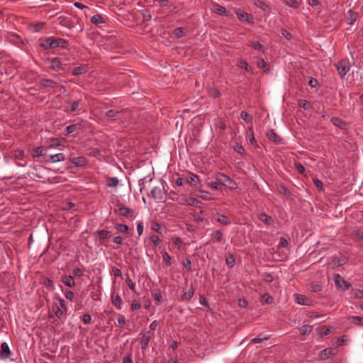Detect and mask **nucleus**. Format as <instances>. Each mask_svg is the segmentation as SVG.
<instances>
[{
	"label": "nucleus",
	"instance_id": "nucleus-53",
	"mask_svg": "<svg viewBox=\"0 0 363 363\" xmlns=\"http://www.w3.org/2000/svg\"><path fill=\"white\" fill-rule=\"evenodd\" d=\"M262 278L264 281L268 283L272 282L274 279L272 275L268 272H264L262 274Z\"/></svg>",
	"mask_w": 363,
	"mask_h": 363
},
{
	"label": "nucleus",
	"instance_id": "nucleus-31",
	"mask_svg": "<svg viewBox=\"0 0 363 363\" xmlns=\"http://www.w3.org/2000/svg\"><path fill=\"white\" fill-rule=\"evenodd\" d=\"M91 22L93 24L98 25L99 23H104V20L101 14H96L91 18Z\"/></svg>",
	"mask_w": 363,
	"mask_h": 363
},
{
	"label": "nucleus",
	"instance_id": "nucleus-19",
	"mask_svg": "<svg viewBox=\"0 0 363 363\" xmlns=\"http://www.w3.org/2000/svg\"><path fill=\"white\" fill-rule=\"evenodd\" d=\"M238 19L244 22H250V18H252V16L246 12L238 10L236 11Z\"/></svg>",
	"mask_w": 363,
	"mask_h": 363
},
{
	"label": "nucleus",
	"instance_id": "nucleus-48",
	"mask_svg": "<svg viewBox=\"0 0 363 363\" xmlns=\"http://www.w3.org/2000/svg\"><path fill=\"white\" fill-rule=\"evenodd\" d=\"M320 335H328L330 333V330H331V327L330 326H328V325H323L320 328Z\"/></svg>",
	"mask_w": 363,
	"mask_h": 363
},
{
	"label": "nucleus",
	"instance_id": "nucleus-42",
	"mask_svg": "<svg viewBox=\"0 0 363 363\" xmlns=\"http://www.w3.org/2000/svg\"><path fill=\"white\" fill-rule=\"evenodd\" d=\"M119 113L120 112L116 110L110 109L106 112L105 116L108 118H118Z\"/></svg>",
	"mask_w": 363,
	"mask_h": 363
},
{
	"label": "nucleus",
	"instance_id": "nucleus-12",
	"mask_svg": "<svg viewBox=\"0 0 363 363\" xmlns=\"http://www.w3.org/2000/svg\"><path fill=\"white\" fill-rule=\"evenodd\" d=\"M150 331H147L146 333H140L141 335V348L142 350H146L148 347V344L150 340Z\"/></svg>",
	"mask_w": 363,
	"mask_h": 363
},
{
	"label": "nucleus",
	"instance_id": "nucleus-58",
	"mask_svg": "<svg viewBox=\"0 0 363 363\" xmlns=\"http://www.w3.org/2000/svg\"><path fill=\"white\" fill-rule=\"evenodd\" d=\"M352 318L353 319V323L355 325H363V317L352 316Z\"/></svg>",
	"mask_w": 363,
	"mask_h": 363
},
{
	"label": "nucleus",
	"instance_id": "nucleus-14",
	"mask_svg": "<svg viewBox=\"0 0 363 363\" xmlns=\"http://www.w3.org/2000/svg\"><path fill=\"white\" fill-rule=\"evenodd\" d=\"M40 84L41 86L47 88H55L57 86V83L53 80L48 79H43L40 81Z\"/></svg>",
	"mask_w": 363,
	"mask_h": 363
},
{
	"label": "nucleus",
	"instance_id": "nucleus-47",
	"mask_svg": "<svg viewBox=\"0 0 363 363\" xmlns=\"http://www.w3.org/2000/svg\"><path fill=\"white\" fill-rule=\"evenodd\" d=\"M199 177L196 174H191L189 179L186 180V182L192 185H196L199 182Z\"/></svg>",
	"mask_w": 363,
	"mask_h": 363
},
{
	"label": "nucleus",
	"instance_id": "nucleus-11",
	"mask_svg": "<svg viewBox=\"0 0 363 363\" xmlns=\"http://www.w3.org/2000/svg\"><path fill=\"white\" fill-rule=\"evenodd\" d=\"M65 143L66 140L64 138H50V144L48 148H52L54 147H58L61 145L63 146Z\"/></svg>",
	"mask_w": 363,
	"mask_h": 363
},
{
	"label": "nucleus",
	"instance_id": "nucleus-45",
	"mask_svg": "<svg viewBox=\"0 0 363 363\" xmlns=\"http://www.w3.org/2000/svg\"><path fill=\"white\" fill-rule=\"evenodd\" d=\"M86 72V68L83 66L76 67L72 71L74 75H79Z\"/></svg>",
	"mask_w": 363,
	"mask_h": 363
},
{
	"label": "nucleus",
	"instance_id": "nucleus-33",
	"mask_svg": "<svg viewBox=\"0 0 363 363\" xmlns=\"http://www.w3.org/2000/svg\"><path fill=\"white\" fill-rule=\"evenodd\" d=\"M52 40V37H50V38L45 39L40 43V47L44 49L53 48V47L51 46L52 45V43H51Z\"/></svg>",
	"mask_w": 363,
	"mask_h": 363
},
{
	"label": "nucleus",
	"instance_id": "nucleus-35",
	"mask_svg": "<svg viewBox=\"0 0 363 363\" xmlns=\"http://www.w3.org/2000/svg\"><path fill=\"white\" fill-rule=\"evenodd\" d=\"M240 68L245 69L247 72L253 73L252 68L250 67L245 60H240L238 65Z\"/></svg>",
	"mask_w": 363,
	"mask_h": 363
},
{
	"label": "nucleus",
	"instance_id": "nucleus-13",
	"mask_svg": "<svg viewBox=\"0 0 363 363\" xmlns=\"http://www.w3.org/2000/svg\"><path fill=\"white\" fill-rule=\"evenodd\" d=\"M48 61H50L48 59ZM49 68L54 70H59L62 68V63L59 60L58 58H53L50 60V65H49Z\"/></svg>",
	"mask_w": 363,
	"mask_h": 363
},
{
	"label": "nucleus",
	"instance_id": "nucleus-21",
	"mask_svg": "<svg viewBox=\"0 0 363 363\" xmlns=\"http://www.w3.org/2000/svg\"><path fill=\"white\" fill-rule=\"evenodd\" d=\"M194 295V289L191 286L190 289L182 296V301H189Z\"/></svg>",
	"mask_w": 363,
	"mask_h": 363
},
{
	"label": "nucleus",
	"instance_id": "nucleus-54",
	"mask_svg": "<svg viewBox=\"0 0 363 363\" xmlns=\"http://www.w3.org/2000/svg\"><path fill=\"white\" fill-rule=\"evenodd\" d=\"M162 257H163V259H164V261L165 262V263H166V264L167 266H171L172 265L171 257L169 255V254L167 252H164L163 253Z\"/></svg>",
	"mask_w": 363,
	"mask_h": 363
},
{
	"label": "nucleus",
	"instance_id": "nucleus-51",
	"mask_svg": "<svg viewBox=\"0 0 363 363\" xmlns=\"http://www.w3.org/2000/svg\"><path fill=\"white\" fill-rule=\"evenodd\" d=\"M279 191L281 194L286 196L287 197H289L291 195V191H289L287 188L284 185L280 186Z\"/></svg>",
	"mask_w": 363,
	"mask_h": 363
},
{
	"label": "nucleus",
	"instance_id": "nucleus-63",
	"mask_svg": "<svg viewBox=\"0 0 363 363\" xmlns=\"http://www.w3.org/2000/svg\"><path fill=\"white\" fill-rule=\"evenodd\" d=\"M308 84L311 87L315 88L318 86V81L316 79L311 77L308 82Z\"/></svg>",
	"mask_w": 363,
	"mask_h": 363
},
{
	"label": "nucleus",
	"instance_id": "nucleus-43",
	"mask_svg": "<svg viewBox=\"0 0 363 363\" xmlns=\"http://www.w3.org/2000/svg\"><path fill=\"white\" fill-rule=\"evenodd\" d=\"M226 264L230 267L232 268L234 267L235 261L234 256L232 254H230L227 257L225 260Z\"/></svg>",
	"mask_w": 363,
	"mask_h": 363
},
{
	"label": "nucleus",
	"instance_id": "nucleus-25",
	"mask_svg": "<svg viewBox=\"0 0 363 363\" xmlns=\"http://www.w3.org/2000/svg\"><path fill=\"white\" fill-rule=\"evenodd\" d=\"M215 12L219 15H223L225 16H229V12L226 10V9L219 4L215 5Z\"/></svg>",
	"mask_w": 363,
	"mask_h": 363
},
{
	"label": "nucleus",
	"instance_id": "nucleus-37",
	"mask_svg": "<svg viewBox=\"0 0 363 363\" xmlns=\"http://www.w3.org/2000/svg\"><path fill=\"white\" fill-rule=\"evenodd\" d=\"M216 220H217V222H218L223 225H228L230 224V219L226 216H224V215H220Z\"/></svg>",
	"mask_w": 363,
	"mask_h": 363
},
{
	"label": "nucleus",
	"instance_id": "nucleus-56",
	"mask_svg": "<svg viewBox=\"0 0 363 363\" xmlns=\"http://www.w3.org/2000/svg\"><path fill=\"white\" fill-rule=\"evenodd\" d=\"M313 184H314V185H315V186H316L319 190L322 191V190L323 189V182H322L320 179H317V178H314V179H313Z\"/></svg>",
	"mask_w": 363,
	"mask_h": 363
},
{
	"label": "nucleus",
	"instance_id": "nucleus-1",
	"mask_svg": "<svg viewBox=\"0 0 363 363\" xmlns=\"http://www.w3.org/2000/svg\"><path fill=\"white\" fill-rule=\"evenodd\" d=\"M215 179L220 183L221 186H224L232 189L235 188L236 184L234 180L223 173L216 174Z\"/></svg>",
	"mask_w": 363,
	"mask_h": 363
},
{
	"label": "nucleus",
	"instance_id": "nucleus-40",
	"mask_svg": "<svg viewBox=\"0 0 363 363\" xmlns=\"http://www.w3.org/2000/svg\"><path fill=\"white\" fill-rule=\"evenodd\" d=\"M284 4L294 9H297L300 6V3L297 0H284Z\"/></svg>",
	"mask_w": 363,
	"mask_h": 363
},
{
	"label": "nucleus",
	"instance_id": "nucleus-46",
	"mask_svg": "<svg viewBox=\"0 0 363 363\" xmlns=\"http://www.w3.org/2000/svg\"><path fill=\"white\" fill-rule=\"evenodd\" d=\"M208 94L210 96L213 98H218L220 96V91L216 88H211L208 91Z\"/></svg>",
	"mask_w": 363,
	"mask_h": 363
},
{
	"label": "nucleus",
	"instance_id": "nucleus-34",
	"mask_svg": "<svg viewBox=\"0 0 363 363\" xmlns=\"http://www.w3.org/2000/svg\"><path fill=\"white\" fill-rule=\"evenodd\" d=\"M313 326L309 325H304L300 328V333L302 335H306L311 333Z\"/></svg>",
	"mask_w": 363,
	"mask_h": 363
},
{
	"label": "nucleus",
	"instance_id": "nucleus-38",
	"mask_svg": "<svg viewBox=\"0 0 363 363\" xmlns=\"http://www.w3.org/2000/svg\"><path fill=\"white\" fill-rule=\"evenodd\" d=\"M184 33H185V30L184 28H182V27L177 28L176 29H174L173 30L174 35L177 38H182L183 35H184Z\"/></svg>",
	"mask_w": 363,
	"mask_h": 363
},
{
	"label": "nucleus",
	"instance_id": "nucleus-16",
	"mask_svg": "<svg viewBox=\"0 0 363 363\" xmlns=\"http://www.w3.org/2000/svg\"><path fill=\"white\" fill-rule=\"evenodd\" d=\"M94 234L97 235L101 240H104L111 237V232L106 230H98Z\"/></svg>",
	"mask_w": 363,
	"mask_h": 363
},
{
	"label": "nucleus",
	"instance_id": "nucleus-32",
	"mask_svg": "<svg viewBox=\"0 0 363 363\" xmlns=\"http://www.w3.org/2000/svg\"><path fill=\"white\" fill-rule=\"evenodd\" d=\"M40 284L45 285L46 287L53 288V281L46 277H42L40 280Z\"/></svg>",
	"mask_w": 363,
	"mask_h": 363
},
{
	"label": "nucleus",
	"instance_id": "nucleus-29",
	"mask_svg": "<svg viewBox=\"0 0 363 363\" xmlns=\"http://www.w3.org/2000/svg\"><path fill=\"white\" fill-rule=\"evenodd\" d=\"M186 203L189 206L198 207L199 204L201 203V201L195 198L190 197L189 199H184L182 203Z\"/></svg>",
	"mask_w": 363,
	"mask_h": 363
},
{
	"label": "nucleus",
	"instance_id": "nucleus-22",
	"mask_svg": "<svg viewBox=\"0 0 363 363\" xmlns=\"http://www.w3.org/2000/svg\"><path fill=\"white\" fill-rule=\"evenodd\" d=\"M72 162L76 167H82L86 164V159L84 157H77L72 159Z\"/></svg>",
	"mask_w": 363,
	"mask_h": 363
},
{
	"label": "nucleus",
	"instance_id": "nucleus-15",
	"mask_svg": "<svg viewBox=\"0 0 363 363\" xmlns=\"http://www.w3.org/2000/svg\"><path fill=\"white\" fill-rule=\"evenodd\" d=\"M60 280L69 287H72L75 285V281L71 275H64L61 277Z\"/></svg>",
	"mask_w": 363,
	"mask_h": 363
},
{
	"label": "nucleus",
	"instance_id": "nucleus-7",
	"mask_svg": "<svg viewBox=\"0 0 363 363\" xmlns=\"http://www.w3.org/2000/svg\"><path fill=\"white\" fill-rule=\"evenodd\" d=\"M335 355L334 350L331 347L324 349L319 352L318 357L322 360H325Z\"/></svg>",
	"mask_w": 363,
	"mask_h": 363
},
{
	"label": "nucleus",
	"instance_id": "nucleus-50",
	"mask_svg": "<svg viewBox=\"0 0 363 363\" xmlns=\"http://www.w3.org/2000/svg\"><path fill=\"white\" fill-rule=\"evenodd\" d=\"M249 131L250 132V135L249 136V140L252 145L257 146V140L254 136V133L252 128H249Z\"/></svg>",
	"mask_w": 363,
	"mask_h": 363
},
{
	"label": "nucleus",
	"instance_id": "nucleus-18",
	"mask_svg": "<svg viewBox=\"0 0 363 363\" xmlns=\"http://www.w3.org/2000/svg\"><path fill=\"white\" fill-rule=\"evenodd\" d=\"M331 122L334 125L339 127L341 129H345L347 127L346 122L337 117H333L331 118Z\"/></svg>",
	"mask_w": 363,
	"mask_h": 363
},
{
	"label": "nucleus",
	"instance_id": "nucleus-17",
	"mask_svg": "<svg viewBox=\"0 0 363 363\" xmlns=\"http://www.w3.org/2000/svg\"><path fill=\"white\" fill-rule=\"evenodd\" d=\"M151 196L155 199L161 200L163 198V192L161 188L155 187L151 190Z\"/></svg>",
	"mask_w": 363,
	"mask_h": 363
},
{
	"label": "nucleus",
	"instance_id": "nucleus-26",
	"mask_svg": "<svg viewBox=\"0 0 363 363\" xmlns=\"http://www.w3.org/2000/svg\"><path fill=\"white\" fill-rule=\"evenodd\" d=\"M79 123L68 125L65 130L64 135L65 136H67L68 135L77 131L79 128Z\"/></svg>",
	"mask_w": 363,
	"mask_h": 363
},
{
	"label": "nucleus",
	"instance_id": "nucleus-10",
	"mask_svg": "<svg viewBox=\"0 0 363 363\" xmlns=\"http://www.w3.org/2000/svg\"><path fill=\"white\" fill-rule=\"evenodd\" d=\"M295 301L298 304L304 305V306H310L311 301L306 296L301 294H295Z\"/></svg>",
	"mask_w": 363,
	"mask_h": 363
},
{
	"label": "nucleus",
	"instance_id": "nucleus-49",
	"mask_svg": "<svg viewBox=\"0 0 363 363\" xmlns=\"http://www.w3.org/2000/svg\"><path fill=\"white\" fill-rule=\"evenodd\" d=\"M151 229L160 234L162 233V227H161V225L157 222H153L151 225Z\"/></svg>",
	"mask_w": 363,
	"mask_h": 363
},
{
	"label": "nucleus",
	"instance_id": "nucleus-44",
	"mask_svg": "<svg viewBox=\"0 0 363 363\" xmlns=\"http://www.w3.org/2000/svg\"><path fill=\"white\" fill-rule=\"evenodd\" d=\"M310 289L311 291L317 293L323 290V286L318 284L312 283L310 284Z\"/></svg>",
	"mask_w": 363,
	"mask_h": 363
},
{
	"label": "nucleus",
	"instance_id": "nucleus-8",
	"mask_svg": "<svg viewBox=\"0 0 363 363\" xmlns=\"http://www.w3.org/2000/svg\"><path fill=\"white\" fill-rule=\"evenodd\" d=\"M335 281V284H336L337 287L342 288L343 290L348 289L351 286V284L350 283H348L347 281H345L340 277V275L337 276Z\"/></svg>",
	"mask_w": 363,
	"mask_h": 363
},
{
	"label": "nucleus",
	"instance_id": "nucleus-60",
	"mask_svg": "<svg viewBox=\"0 0 363 363\" xmlns=\"http://www.w3.org/2000/svg\"><path fill=\"white\" fill-rule=\"evenodd\" d=\"M213 236L217 241L220 242L223 238V233L220 230H217L213 233Z\"/></svg>",
	"mask_w": 363,
	"mask_h": 363
},
{
	"label": "nucleus",
	"instance_id": "nucleus-24",
	"mask_svg": "<svg viewBox=\"0 0 363 363\" xmlns=\"http://www.w3.org/2000/svg\"><path fill=\"white\" fill-rule=\"evenodd\" d=\"M259 218L261 221L267 225H271L273 223L272 218L264 213H260L259 216Z\"/></svg>",
	"mask_w": 363,
	"mask_h": 363
},
{
	"label": "nucleus",
	"instance_id": "nucleus-2",
	"mask_svg": "<svg viewBox=\"0 0 363 363\" xmlns=\"http://www.w3.org/2000/svg\"><path fill=\"white\" fill-rule=\"evenodd\" d=\"M335 66L341 78H343L347 72L350 70L349 62L346 60H339L337 63L335 64Z\"/></svg>",
	"mask_w": 363,
	"mask_h": 363
},
{
	"label": "nucleus",
	"instance_id": "nucleus-59",
	"mask_svg": "<svg viewBox=\"0 0 363 363\" xmlns=\"http://www.w3.org/2000/svg\"><path fill=\"white\" fill-rule=\"evenodd\" d=\"M255 4L264 11L267 10L269 8V6L264 1H260V0H258L257 1H256L255 3Z\"/></svg>",
	"mask_w": 363,
	"mask_h": 363
},
{
	"label": "nucleus",
	"instance_id": "nucleus-55",
	"mask_svg": "<svg viewBox=\"0 0 363 363\" xmlns=\"http://www.w3.org/2000/svg\"><path fill=\"white\" fill-rule=\"evenodd\" d=\"M234 150L241 154V155H243L245 152V149L243 148L242 145L239 144V143H236L234 146Z\"/></svg>",
	"mask_w": 363,
	"mask_h": 363
},
{
	"label": "nucleus",
	"instance_id": "nucleus-41",
	"mask_svg": "<svg viewBox=\"0 0 363 363\" xmlns=\"http://www.w3.org/2000/svg\"><path fill=\"white\" fill-rule=\"evenodd\" d=\"M112 303L116 307L120 309L122 303V299L121 296L118 294H117L116 296L112 297Z\"/></svg>",
	"mask_w": 363,
	"mask_h": 363
},
{
	"label": "nucleus",
	"instance_id": "nucleus-5",
	"mask_svg": "<svg viewBox=\"0 0 363 363\" xmlns=\"http://www.w3.org/2000/svg\"><path fill=\"white\" fill-rule=\"evenodd\" d=\"M65 160V157L64 154H62V153L50 155L46 156V157H45L46 162L55 163V162L63 161Z\"/></svg>",
	"mask_w": 363,
	"mask_h": 363
},
{
	"label": "nucleus",
	"instance_id": "nucleus-30",
	"mask_svg": "<svg viewBox=\"0 0 363 363\" xmlns=\"http://www.w3.org/2000/svg\"><path fill=\"white\" fill-rule=\"evenodd\" d=\"M257 65L259 68L262 69L264 72L267 73L269 71V65L263 59L259 60Z\"/></svg>",
	"mask_w": 363,
	"mask_h": 363
},
{
	"label": "nucleus",
	"instance_id": "nucleus-28",
	"mask_svg": "<svg viewBox=\"0 0 363 363\" xmlns=\"http://www.w3.org/2000/svg\"><path fill=\"white\" fill-rule=\"evenodd\" d=\"M81 106H82V103H81L80 100L73 101L70 104L69 111L74 112L76 111L80 110Z\"/></svg>",
	"mask_w": 363,
	"mask_h": 363
},
{
	"label": "nucleus",
	"instance_id": "nucleus-52",
	"mask_svg": "<svg viewBox=\"0 0 363 363\" xmlns=\"http://www.w3.org/2000/svg\"><path fill=\"white\" fill-rule=\"evenodd\" d=\"M298 105L305 110H309L311 108V106L306 100H300Z\"/></svg>",
	"mask_w": 363,
	"mask_h": 363
},
{
	"label": "nucleus",
	"instance_id": "nucleus-36",
	"mask_svg": "<svg viewBox=\"0 0 363 363\" xmlns=\"http://www.w3.org/2000/svg\"><path fill=\"white\" fill-rule=\"evenodd\" d=\"M241 118L247 123H252V116L249 115L246 111H242L240 113Z\"/></svg>",
	"mask_w": 363,
	"mask_h": 363
},
{
	"label": "nucleus",
	"instance_id": "nucleus-20",
	"mask_svg": "<svg viewBox=\"0 0 363 363\" xmlns=\"http://www.w3.org/2000/svg\"><path fill=\"white\" fill-rule=\"evenodd\" d=\"M46 157V150L43 146L37 147L33 150V157Z\"/></svg>",
	"mask_w": 363,
	"mask_h": 363
},
{
	"label": "nucleus",
	"instance_id": "nucleus-57",
	"mask_svg": "<svg viewBox=\"0 0 363 363\" xmlns=\"http://www.w3.org/2000/svg\"><path fill=\"white\" fill-rule=\"evenodd\" d=\"M211 187L213 189H216V190H222V186H221V184L219 182H218L217 180H216V182H211Z\"/></svg>",
	"mask_w": 363,
	"mask_h": 363
},
{
	"label": "nucleus",
	"instance_id": "nucleus-6",
	"mask_svg": "<svg viewBox=\"0 0 363 363\" xmlns=\"http://www.w3.org/2000/svg\"><path fill=\"white\" fill-rule=\"evenodd\" d=\"M51 43L52 45L51 46L53 47V48H66L68 45V41L63 38H55L52 37V40L51 41Z\"/></svg>",
	"mask_w": 363,
	"mask_h": 363
},
{
	"label": "nucleus",
	"instance_id": "nucleus-62",
	"mask_svg": "<svg viewBox=\"0 0 363 363\" xmlns=\"http://www.w3.org/2000/svg\"><path fill=\"white\" fill-rule=\"evenodd\" d=\"M150 240L152 241V242L155 245L157 246V245H159L161 242V240L160 238H159V236L156 235H153L150 237Z\"/></svg>",
	"mask_w": 363,
	"mask_h": 363
},
{
	"label": "nucleus",
	"instance_id": "nucleus-23",
	"mask_svg": "<svg viewBox=\"0 0 363 363\" xmlns=\"http://www.w3.org/2000/svg\"><path fill=\"white\" fill-rule=\"evenodd\" d=\"M115 228L121 232V233H125V234H130V228L129 227L125 225V224H122V223H116L115 225Z\"/></svg>",
	"mask_w": 363,
	"mask_h": 363
},
{
	"label": "nucleus",
	"instance_id": "nucleus-61",
	"mask_svg": "<svg viewBox=\"0 0 363 363\" xmlns=\"http://www.w3.org/2000/svg\"><path fill=\"white\" fill-rule=\"evenodd\" d=\"M199 302L201 305H203L206 307H209V303H208V299L206 297H204L203 295H200Z\"/></svg>",
	"mask_w": 363,
	"mask_h": 363
},
{
	"label": "nucleus",
	"instance_id": "nucleus-64",
	"mask_svg": "<svg viewBox=\"0 0 363 363\" xmlns=\"http://www.w3.org/2000/svg\"><path fill=\"white\" fill-rule=\"evenodd\" d=\"M353 235L358 239L363 241V233L359 230L353 231Z\"/></svg>",
	"mask_w": 363,
	"mask_h": 363
},
{
	"label": "nucleus",
	"instance_id": "nucleus-39",
	"mask_svg": "<svg viewBox=\"0 0 363 363\" xmlns=\"http://www.w3.org/2000/svg\"><path fill=\"white\" fill-rule=\"evenodd\" d=\"M118 179L116 177H108L107 179V186L109 187H116L118 184Z\"/></svg>",
	"mask_w": 363,
	"mask_h": 363
},
{
	"label": "nucleus",
	"instance_id": "nucleus-4",
	"mask_svg": "<svg viewBox=\"0 0 363 363\" xmlns=\"http://www.w3.org/2000/svg\"><path fill=\"white\" fill-rule=\"evenodd\" d=\"M115 212H117L120 216L127 217V218H131L134 216V212L132 209L125 207V206H121L118 210H115Z\"/></svg>",
	"mask_w": 363,
	"mask_h": 363
},
{
	"label": "nucleus",
	"instance_id": "nucleus-9",
	"mask_svg": "<svg viewBox=\"0 0 363 363\" xmlns=\"http://www.w3.org/2000/svg\"><path fill=\"white\" fill-rule=\"evenodd\" d=\"M11 354L10 348L6 342H3L1 345V350H0V359H6L9 357Z\"/></svg>",
	"mask_w": 363,
	"mask_h": 363
},
{
	"label": "nucleus",
	"instance_id": "nucleus-3",
	"mask_svg": "<svg viewBox=\"0 0 363 363\" xmlns=\"http://www.w3.org/2000/svg\"><path fill=\"white\" fill-rule=\"evenodd\" d=\"M267 136L271 141L274 142L276 144L283 143L282 138L279 135H278L273 129L269 130L267 131Z\"/></svg>",
	"mask_w": 363,
	"mask_h": 363
},
{
	"label": "nucleus",
	"instance_id": "nucleus-27",
	"mask_svg": "<svg viewBox=\"0 0 363 363\" xmlns=\"http://www.w3.org/2000/svg\"><path fill=\"white\" fill-rule=\"evenodd\" d=\"M152 297L157 301V304H160L162 301V296L160 289H155L152 292Z\"/></svg>",
	"mask_w": 363,
	"mask_h": 363
}]
</instances>
